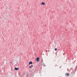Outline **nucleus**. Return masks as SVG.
<instances>
[{
  "mask_svg": "<svg viewBox=\"0 0 77 77\" xmlns=\"http://www.w3.org/2000/svg\"><path fill=\"white\" fill-rule=\"evenodd\" d=\"M36 60H37V62H39V58H37Z\"/></svg>",
  "mask_w": 77,
  "mask_h": 77,
  "instance_id": "1",
  "label": "nucleus"
},
{
  "mask_svg": "<svg viewBox=\"0 0 77 77\" xmlns=\"http://www.w3.org/2000/svg\"><path fill=\"white\" fill-rule=\"evenodd\" d=\"M41 3L42 5H45V3L44 2H42Z\"/></svg>",
  "mask_w": 77,
  "mask_h": 77,
  "instance_id": "2",
  "label": "nucleus"
},
{
  "mask_svg": "<svg viewBox=\"0 0 77 77\" xmlns=\"http://www.w3.org/2000/svg\"><path fill=\"white\" fill-rule=\"evenodd\" d=\"M32 63H33L31 61H30L29 63V65H30V64H32Z\"/></svg>",
  "mask_w": 77,
  "mask_h": 77,
  "instance_id": "3",
  "label": "nucleus"
},
{
  "mask_svg": "<svg viewBox=\"0 0 77 77\" xmlns=\"http://www.w3.org/2000/svg\"><path fill=\"white\" fill-rule=\"evenodd\" d=\"M33 65H32L31 66H29V68H32V67H33Z\"/></svg>",
  "mask_w": 77,
  "mask_h": 77,
  "instance_id": "4",
  "label": "nucleus"
},
{
  "mask_svg": "<svg viewBox=\"0 0 77 77\" xmlns=\"http://www.w3.org/2000/svg\"><path fill=\"white\" fill-rule=\"evenodd\" d=\"M15 70H18V68H15Z\"/></svg>",
  "mask_w": 77,
  "mask_h": 77,
  "instance_id": "5",
  "label": "nucleus"
},
{
  "mask_svg": "<svg viewBox=\"0 0 77 77\" xmlns=\"http://www.w3.org/2000/svg\"><path fill=\"white\" fill-rule=\"evenodd\" d=\"M66 75H67V76H68V75H69V73H66Z\"/></svg>",
  "mask_w": 77,
  "mask_h": 77,
  "instance_id": "6",
  "label": "nucleus"
},
{
  "mask_svg": "<svg viewBox=\"0 0 77 77\" xmlns=\"http://www.w3.org/2000/svg\"><path fill=\"white\" fill-rule=\"evenodd\" d=\"M55 51H56V50H57V48H55Z\"/></svg>",
  "mask_w": 77,
  "mask_h": 77,
  "instance_id": "7",
  "label": "nucleus"
}]
</instances>
